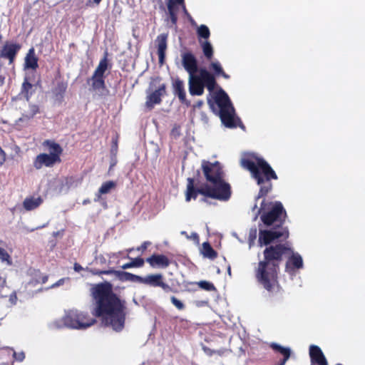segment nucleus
I'll use <instances>...</instances> for the list:
<instances>
[{
	"label": "nucleus",
	"mask_w": 365,
	"mask_h": 365,
	"mask_svg": "<svg viewBox=\"0 0 365 365\" xmlns=\"http://www.w3.org/2000/svg\"><path fill=\"white\" fill-rule=\"evenodd\" d=\"M263 259L260 260L255 270L257 281L268 292H271L279 285V266L285 258L287 272H294L303 267L301 255L294 252L287 243L271 245L263 250Z\"/></svg>",
	"instance_id": "1"
},
{
	"label": "nucleus",
	"mask_w": 365,
	"mask_h": 365,
	"mask_svg": "<svg viewBox=\"0 0 365 365\" xmlns=\"http://www.w3.org/2000/svg\"><path fill=\"white\" fill-rule=\"evenodd\" d=\"M95 306L92 314L101 318L102 323L115 331H121L125 327L127 307L125 300L115 294L110 284L101 283L92 289Z\"/></svg>",
	"instance_id": "2"
},
{
	"label": "nucleus",
	"mask_w": 365,
	"mask_h": 365,
	"mask_svg": "<svg viewBox=\"0 0 365 365\" xmlns=\"http://www.w3.org/2000/svg\"><path fill=\"white\" fill-rule=\"evenodd\" d=\"M202 170L206 180L212 184L202 183L200 187L195 185L194 178H188L185 191V200H196L199 194L220 201L230 200L232 190L230 185L224 180V171L218 161L211 163L203 160L201 164Z\"/></svg>",
	"instance_id": "3"
},
{
	"label": "nucleus",
	"mask_w": 365,
	"mask_h": 365,
	"mask_svg": "<svg viewBox=\"0 0 365 365\" xmlns=\"http://www.w3.org/2000/svg\"><path fill=\"white\" fill-rule=\"evenodd\" d=\"M260 214V220L267 227L274 229L259 230L258 243L259 246L271 245L275 240L282 239L287 240L289 232L287 227H283L287 214L280 201L267 202L264 199L257 211Z\"/></svg>",
	"instance_id": "4"
},
{
	"label": "nucleus",
	"mask_w": 365,
	"mask_h": 365,
	"mask_svg": "<svg viewBox=\"0 0 365 365\" xmlns=\"http://www.w3.org/2000/svg\"><path fill=\"white\" fill-rule=\"evenodd\" d=\"M240 164L242 167L250 172L252 178L259 187L255 200L264 198L272 190V180L278 179L275 171L264 158L255 155L242 158Z\"/></svg>",
	"instance_id": "5"
},
{
	"label": "nucleus",
	"mask_w": 365,
	"mask_h": 365,
	"mask_svg": "<svg viewBox=\"0 0 365 365\" xmlns=\"http://www.w3.org/2000/svg\"><path fill=\"white\" fill-rule=\"evenodd\" d=\"M215 101L220 108L221 121L227 128L244 127L241 120L235 116V108L228 95L222 88L215 93Z\"/></svg>",
	"instance_id": "6"
},
{
	"label": "nucleus",
	"mask_w": 365,
	"mask_h": 365,
	"mask_svg": "<svg viewBox=\"0 0 365 365\" xmlns=\"http://www.w3.org/2000/svg\"><path fill=\"white\" fill-rule=\"evenodd\" d=\"M189 92L192 96H202L205 88L210 92H213L217 86L215 76L206 68L199 70V75L196 73L189 75Z\"/></svg>",
	"instance_id": "7"
},
{
	"label": "nucleus",
	"mask_w": 365,
	"mask_h": 365,
	"mask_svg": "<svg viewBox=\"0 0 365 365\" xmlns=\"http://www.w3.org/2000/svg\"><path fill=\"white\" fill-rule=\"evenodd\" d=\"M62 322L68 328L83 329L94 324L96 320L90 317L88 313L78 310H69L66 312L62 318Z\"/></svg>",
	"instance_id": "8"
},
{
	"label": "nucleus",
	"mask_w": 365,
	"mask_h": 365,
	"mask_svg": "<svg viewBox=\"0 0 365 365\" xmlns=\"http://www.w3.org/2000/svg\"><path fill=\"white\" fill-rule=\"evenodd\" d=\"M108 67V52H106L103 58L101 59L98 66L95 69L92 76L87 80L88 83L91 82V90L93 91H101L106 89L105 73Z\"/></svg>",
	"instance_id": "9"
},
{
	"label": "nucleus",
	"mask_w": 365,
	"mask_h": 365,
	"mask_svg": "<svg viewBox=\"0 0 365 365\" xmlns=\"http://www.w3.org/2000/svg\"><path fill=\"white\" fill-rule=\"evenodd\" d=\"M140 283L154 287H160L166 293L176 292L168 284L164 282V277L161 274H148L145 277H141Z\"/></svg>",
	"instance_id": "10"
},
{
	"label": "nucleus",
	"mask_w": 365,
	"mask_h": 365,
	"mask_svg": "<svg viewBox=\"0 0 365 365\" xmlns=\"http://www.w3.org/2000/svg\"><path fill=\"white\" fill-rule=\"evenodd\" d=\"M21 48V46L18 43L6 41L1 49L0 58L7 59L9 65H13Z\"/></svg>",
	"instance_id": "11"
},
{
	"label": "nucleus",
	"mask_w": 365,
	"mask_h": 365,
	"mask_svg": "<svg viewBox=\"0 0 365 365\" xmlns=\"http://www.w3.org/2000/svg\"><path fill=\"white\" fill-rule=\"evenodd\" d=\"M167 96V86L165 83L161 84L158 89L155 90L146 96L145 107L151 110L155 105L162 102V97Z\"/></svg>",
	"instance_id": "12"
},
{
	"label": "nucleus",
	"mask_w": 365,
	"mask_h": 365,
	"mask_svg": "<svg viewBox=\"0 0 365 365\" xmlns=\"http://www.w3.org/2000/svg\"><path fill=\"white\" fill-rule=\"evenodd\" d=\"M181 61L183 68L189 75L199 72L197 58L190 51L181 53Z\"/></svg>",
	"instance_id": "13"
},
{
	"label": "nucleus",
	"mask_w": 365,
	"mask_h": 365,
	"mask_svg": "<svg viewBox=\"0 0 365 365\" xmlns=\"http://www.w3.org/2000/svg\"><path fill=\"white\" fill-rule=\"evenodd\" d=\"M60 163L61 161L57 160L54 155H51L47 153H41L34 158L33 165L36 170H40L43 166L51 168L55 164Z\"/></svg>",
	"instance_id": "14"
},
{
	"label": "nucleus",
	"mask_w": 365,
	"mask_h": 365,
	"mask_svg": "<svg viewBox=\"0 0 365 365\" xmlns=\"http://www.w3.org/2000/svg\"><path fill=\"white\" fill-rule=\"evenodd\" d=\"M56 83L53 87L51 92L56 101L61 103L63 101L64 96L68 88V83L64 81L61 76L56 78Z\"/></svg>",
	"instance_id": "15"
},
{
	"label": "nucleus",
	"mask_w": 365,
	"mask_h": 365,
	"mask_svg": "<svg viewBox=\"0 0 365 365\" xmlns=\"http://www.w3.org/2000/svg\"><path fill=\"white\" fill-rule=\"evenodd\" d=\"M309 354L312 365H328V361L319 346L310 345Z\"/></svg>",
	"instance_id": "16"
},
{
	"label": "nucleus",
	"mask_w": 365,
	"mask_h": 365,
	"mask_svg": "<svg viewBox=\"0 0 365 365\" xmlns=\"http://www.w3.org/2000/svg\"><path fill=\"white\" fill-rule=\"evenodd\" d=\"M173 93L178 97L180 102L187 106H190V101L186 98L184 83L180 78H177L173 83Z\"/></svg>",
	"instance_id": "17"
},
{
	"label": "nucleus",
	"mask_w": 365,
	"mask_h": 365,
	"mask_svg": "<svg viewBox=\"0 0 365 365\" xmlns=\"http://www.w3.org/2000/svg\"><path fill=\"white\" fill-rule=\"evenodd\" d=\"M150 267L155 268H167L170 264L168 257L164 255L154 254L146 259Z\"/></svg>",
	"instance_id": "18"
},
{
	"label": "nucleus",
	"mask_w": 365,
	"mask_h": 365,
	"mask_svg": "<svg viewBox=\"0 0 365 365\" xmlns=\"http://www.w3.org/2000/svg\"><path fill=\"white\" fill-rule=\"evenodd\" d=\"M168 34H161L157 36L156 43L158 47V55L159 63L163 65L165 61V51L167 49Z\"/></svg>",
	"instance_id": "19"
},
{
	"label": "nucleus",
	"mask_w": 365,
	"mask_h": 365,
	"mask_svg": "<svg viewBox=\"0 0 365 365\" xmlns=\"http://www.w3.org/2000/svg\"><path fill=\"white\" fill-rule=\"evenodd\" d=\"M269 346L273 349L274 353L281 354L283 356L282 359L276 364V365H285L291 356L290 349L288 347H284L277 343H272Z\"/></svg>",
	"instance_id": "20"
},
{
	"label": "nucleus",
	"mask_w": 365,
	"mask_h": 365,
	"mask_svg": "<svg viewBox=\"0 0 365 365\" xmlns=\"http://www.w3.org/2000/svg\"><path fill=\"white\" fill-rule=\"evenodd\" d=\"M42 145L48 148L50 155H54L56 158L61 162V155L63 153V148L58 143L52 140H45Z\"/></svg>",
	"instance_id": "21"
},
{
	"label": "nucleus",
	"mask_w": 365,
	"mask_h": 365,
	"mask_svg": "<svg viewBox=\"0 0 365 365\" xmlns=\"http://www.w3.org/2000/svg\"><path fill=\"white\" fill-rule=\"evenodd\" d=\"M183 0H167V7L168 14L173 25H175L178 21V4H182Z\"/></svg>",
	"instance_id": "22"
},
{
	"label": "nucleus",
	"mask_w": 365,
	"mask_h": 365,
	"mask_svg": "<svg viewBox=\"0 0 365 365\" xmlns=\"http://www.w3.org/2000/svg\"><path fill=\"white\" fill-rule=\"evenodd\" d=\"M43 199L41 196L35 197L34 196L27 197L23 202V207L27 211H31L38 207L43 202Z\"/></svg>",
	"instance_id": "23"
},
{
	"label": "nucleus",
	"mask_w": 365,
	"mask_h": 365,
	"mask_svg": "<svg viewBox=\"0 0 365 365\" xmlns=\"http://www.w3.org/2000/svg\"><path fill=\"white\" fill-rule=\"evenodd\" d=\"M25 67L33 70H36L38 67V58L33 47L29 50L25 57Z\"/></svg>",
	"instance_id": "24"
},
{
	"label": "nucleus",
	"mask_w": 365,
	"mask_h": 365,
	"mask_svg": "<svg viewBox=\"0 0 365 365\" xmlns=\"http://www.w3.org/2000/svg\"><path fill=\"white\" fill-rule=\"evenodd\" d=\"M29 110L22 113L21 120H29L32 119L37 113H40L39 106L36 104H29Z\"/></svg>",
	"instance_id": "25"
},
{
	"label": "nucleus",
	"mask_w": 365,
	"mask_h": 365,
	"mask_svg": "<svg viewBox=\"0 0 365 365\" xmlns=\"http://www.w3.org/2000/svg\"><path fill=\"white\" fill-rule=\"evenodd\" d=\"M203 54L207 61H211L214 56L212 44L208 41H200Z\"/></svg>",
	"instance_id": "26"
},
{
	"label": "nucleus",
	"mask_w": 365,
	"mask_h": 365,
	"mask_svg": "<svg viewBox=\"0 0 365 365\" xmlns=\"http://www.w3.org/2000/svg\"><path fill=\"white\" fill-rule=\"evenodd\" d=\"M210 68L214 71L215 74H213V75L215 76H221L222 77H223L225 79L230 78V76L224 71V70L219 61H212L210 64Z\"/></svg>",
	"instance_id": "27"
},
{
	"label": "nucleus",
	"mask_w": 365,
	"mask_h": 365,
	"mask_svg": "<svg viewBox=\"0 0 365 365\" xmlns=\"http://www.w3.org/2000/svg\"><path fill=\"white\" fill-rule=\"evenodd\" d=\"M117 275L121 281H130L140 283L141 277L127 272H116Z\"/></svg>",
	"instance_id": "28"
},
{
	"label": "nucleus",
	"mask_w": 365,
	"mask_h": 365,
	"mask_svg": "<svg viewBox=\"0 0 365 365\" xmlns=\"http://www.w3.org/2000/svg\"><path fill=\"white\" fill-rule=\"evenodd\" d=\"M202 253L205 257H207L210 259H215L217 257V252L207 242L202 243Z\"/></svg>",
	"instance_id": "29"
},
{
	"label": "nucleus",
	"mask_w": 365,
	"mask_h": 365,
	"mask_svg": "<svg viewBox=\"0 0 365 365\" xmlns=\"http://www.w3.org/2000/svg\"><path fill=\"white\" fill-rule=\"evenodd\" d=\"M32 87L33 85L29 82L28 78H26L21 86V94L23 95L27 101H29L31 98V93L30 91L31 90Z\"/></svg>",
	"instance_id": "30"
},
{
	"label": "nucleus",
	"mask_w": 365,
	"mask_h": 365,
	"mask_svg": "<svg viewBox=\"0 0 365 365\" xmlns=\"http://www.w3.org/2000/svg\"><path fill=\"white\" fill-rule=\"evenodd\" d=\"M145 260L141 257H135L132 259L130 262L125 263L122 266V268L129 269L132 267H141L144 265Z\"/></svg>",
	"instance_id": "31"
},
{
	"label": "nucleus",
	"mask_w": 365,
	"mask_h": 365,
	"mask_svg": "<svg viewBox=\"0 0 365 365\" xmlns=\"http://www.w3.org/2000/svg\"><path fill=\"white\" fill-rule=\"evenodd\" d=\"M197 34L199 38H204L207 41L210 36V31L206 25L202 24L197 28Z\"/></svg>",
	"instance_id": "32"
},
{
	"label": "nucleus",
	"mask_w": 365,
	"mask_h": 365,
	"mask_svg": "<svg viewBox=\"0 0 365 365\" xmlns=\"http://www.w3.org/2000/svg\"><path fill=\"white\" fill-rule=\"evenodd\" d=\"M116 187V184L115 182L112 180L106 181V182H103L100 190V193L107 194L110 192L112 189H114Z\"/></svg>",
	"instance_id": "33"
},
{
	"label": "nucleus",
	"mask_w": 365,
	"mask_h": 365,
	"mask_svg": "<svg viewBox=\"0 0 365 365\" xmlns=\"http://www.w3.org/2000/svg\"><path fill=\"white\" fill-rule=\"evenodd\" d=\"M197 284H198L199 287H200L201 289L206 290V291L215 290V285L212 282H210L207 281H200V282H197Z\"/></svg>",
	"instance_id": "34"
},
{
	"label": "nucleus",
	"mask_w": 365,
	"mask_h": 365,
	"mask_svg": "<svg viewBox=\"0 0 365 365\" xmlns=\"http://www.w3.org/2000/svg\"><path fill=\"white\" fill-rule=\"evenodd\" d=\"M0 259L2 262H6L8 264H11V257L8 252L2 247H0Z\"/></svg>",
	"instance_id": "35"
},
{
	"label": "nucleus",
	"mask_w": 365,
	"mask_h": 365,
	"mask_svg": "<svg viewBox=\"0 0 365 365\" xmlns=\"http://www.w3.org/2000/svg\"><path fill=\"white\" fill-rule=\"evenodd\" d=\"M172 304L178 309L182 310L185 309V306L182 302L178 299L175 297L173 296L170 298Z\"/></svg>",
	"instance_id": "36"
},
{
	"label": "nucleus",
	"mask_w": 365,
	"mask_h": 365,
	"mask_svg": "<svg viewBox=\"0 0 365 365\" xmlns=\"http://www.w3.org/2000/svg\"><path fill=\"white\" fill-rule=\"evenodd\" d=\"M202 349L205 351V353L210 356H212L214 354H217L218 355L221 356L224 353V351L222 350H213L207 346H204Z\"/></svg>",
	"instance_id": "37"
},
{
	"label": "nucleus",
	"mask_w": 365,
	"mask_h": 365,
	"mask_svg": "<svg viewBox=\"0 0 365 365\" xmlns=\"http://www.w3.org/2000/svg\"><path fill=\"white\" fill-rule=\"evenodd\" d=\"M150 245H151L150 242L145 241L144 242H143V244L140 246H139L136 248V250L138 252H141V253L143 254L146 250L148 247L150 246Z\"/></svg>",
	"instance_id": "38"
},
{
	"label": "nucleus",
	"mask_w": 365,
	"mask_h": 365,
	"mask_svg": "<svg viewBox=\"0 0 365 365\" xmlns=\"http://www.w3.org/2000/svg\"><path fill=\"white\" fill-rule=\"evenodd\" d=\"M122 7L120 5H118L116 2H115L113 9V13L115 14V16H120L122 14Z\"/></svg>",
	"instance_id": "39"
},
{
	"label": "nucleus",
	"mask_w": 365,
	"mask_h": 365,
	"mask_svg": "<svg viewBox=\"0 0 365 365\" xmlns=\"http://www.w3.org/2000/svg\"><path fill=\"white\" fill-rule=\"evenodd\" d=\"M6 160V154L0 146V167L2 166Z\"/></svg>",
	"instance_id": "40"
},
{
	"label": "nucleus",
	"mask_w": 365,
	"mask_h": 365,
	"mask_svg": "<svg viewBox=\"0 0 365 365\" xmlns=\"http://www.w3.org/2000/svg\"><path fill=\"white\" fill-rule=\"evenodd\" d=\"M14 358L17 360V361H21L24 359L25 358V355H24V352H20V353H16L14 352Z\"/></svg>",
	"instance_id": "41"
},
{
	"label": "nucleus",
	"mask_w": 365,
	"mask_h": 365,
	"mask_svg": "<svg viewBox=\"0 0 365 365\" xmlns=\"http://www.w3.org/2000/svg\"><path fill=\"white\" fill-rule=\"evenodd\" d=\"M6 283V278L0 273V287H4Z\"/></svg>",
	"instance_id": "42"
},
{
	"label": "nucleus",
	"mask_w": 365,
	"mask_h": 365,
	"mask_svg": "<svg viewBox=\"0 0 365 365\" xmlns=\"http://www.w3.org/2000/svg\"><path fill=\"white\" fill-rule=\"evenodd\" d=\"M73 269L77 272H81V270L83 269L82 266L80 264L77 263V262L74 263Z\"/></svg>",
	"instance_id": "43"
},
{
	"label": "nucleus",
	"mask_w": 365,
	"mask_h": 365,
	"mask_svg": "<svg viewBox=\"0 0 365 365\" xmlns=\"http://www.w3.org/2000/svg\"><path fill=\"white\" fill-rule=\"evenodd\" d=\"M103 195V193H100V190L98 189V191L96 193V197L94 198L95 202H99L101 199V195Z\"/></svg>",
	"instance_id": "44"
},
{
	"label": "nucleus",
	"mask_w": 365,
	"mask_h": 365,
	"mask_svg": "<svg viewBox=\"0 0 365 365\" xmlns=\"http://www.w3.org/2000/svg\"><path fill=\"white\" fill-rule=\"evenodd\" d=\"M180 6L185 14H188L187 10L185 6V0H183L182 4H178V7ZM179 9V8H178Z\"/></svg>",
	"instance_id": "45"
},
{
	"label": "nucleus",
	"mask_w": 365,
	"mask_h": 365,
	"mask_svg": "<svg viewBox=\"0 0 365 365\" xmlns=\"http://www.w3.org/2000/svg\"><path fill=\"white\" fill-rule=\"evenodd\" d=\"M63 282H64V279H61L57 282L53 284L51 287L53 288V287L60 286V285L63 284Z\"/></svg>",
	"instance_id": "46"
},
{
	"label": "nucleus",
	"mask_w": 365,
	"mask_h": 365,
	"mask_svg": "<svg viewBox=\"0 0 365 365\" xmlns=\"http://www.w3.org/2000/svg\"><path fill=\"white\" fill-rule=\"evenodd\" d=\"M102 0H89L88 4L93 3L96 5H99Z\"/></svg>",
	"instance_id": "47"
},
{
	"label": "nucleus",
	"mask_w": 365,
	"mask_h": 365,
	"mask_svg": "<svg viewBox=\"0 0 365 365\" xmlns=\"http://www.w3.org/2000/svg\"><path fill=\"white\" fill-rule=\"evenodd\" d=\"M203 104L202 101H198L196 104L194 106L195 108H200Z\"/></svg>",
	"instance_id": "48"
},
{
	"label": "nucleus",
	"mask_w": 365,
	"mask_h": 365,
	"mask_svg": "<svg viewBox=\"0 0 365 365\" xmlns=\"http://www.w3.org/2000/svg\"><path fill=\"white\" fill-rule=\"evenodd\" d=\"M48 277L47 275H45V276L42 277L41 282L43 284L46 283L47 282V280H48Z\"/></svg>",
	"instance_id": "49"
},
{
	"label": "nucleus",
	"mask_w": 365,
	"mask_h": 365,
	"mask_svg": "<svg viewBox=\"0 0 365 365\" xmlns=\"http://www.w3.org/2000/svg\"><path fill=\"white\" fill-rule=\"evenodd\" d=\"M90 200L89 199H87V200H84L83 202V205H86V204H88L90 203Z\"/></svg>",
	"instance_id": "50"
},
{
	"label": "nucleus",
	"mask_w": 365,
	"mask_h": 365,
	"mask_svg": "<svg viewBox=\"0 0 365 365\" xmlns=\"http://www.w3.org/2000/svg\"><path fill=\"white\" fill-rule=\"evenodd\" d=\"M114 147H115V150H117V148H118L117 141L114 142V145H113L112 150L113 149Z\"/></svg>",
	"instance_id": "51"
},
{
	"label": "nucleus",
	"mask_w": 365,
	"mask_h": 365,
	"mask_svg": "<svg viewBox=\"0 0 365 365\" xmlns=\"http://www.w3.org/2000/svg\"><path fill=\"white\" fill-rule=\"evenodd\" d=\"M4 77H3L2 76L0 75V81H1V83L4 82Z\"/></svg>",
	"instance_id": "52"
},
{
	"label": "nucleus",
	"mask_w": 365,
	"mask_h": 365,
	"mask_svg": "<svg viewBox=\"0 0 365 365\" xmlns=\"http://www.w3.org/2000/svg\"><path fill=\"white\" fill-rule=\"evenodd\" d=\"M257 207V203H255L252 209L255 210Z\"/></svg>",
	"instance_id": "53"
},
{
	"label": "nucleus",
	"mask_w": 365,
	"mask_h": 365,
	"mask_svg": "<svg viewBox=\"0 0 365 365\" xmlns=\"http://www.w3.org/2000/svg\"><path fill=\"white\" fill-rule=\"evenodd\" d=\"M228 273H229V274H231V269H230V267H228Z\"/></svg>",
	"instance_id": "54"
},
{
	"label": "nucleus",
	"mask_w": 365,
	"mask_h": 365,
	"mask_svg": "<svg viewBox=\"0 0 365 365\" xmlns=\"http://www.w3.org/2000/svg\"><path fill=\"white\" fill-rule=\"evenodd\" d=\"M193 236H194L195 238H197V237H198V236H197V235L196 233L193 234Z\"/></svg>",
	"instance_id": "55"
},
{
	"label": "nucleus",
	"mask_w": 365,
	"mask_h": 365,
	"mask_svg": "<svg viewBox=\"0 0 365 365\" xmlns=\"http://www.w3.org/2000/svg\"><path fill=\"white\" fill-rule=\"evenodd\" d=\"M202 200L204 201V202H207L206 198H203V199H202Z\"/></svg>",
	"instance_id": "56"
},
{
	"label": "nucleus",
	"mask_w": 365,
	"mask_h": 365,
	"mask_svg": "<svg viewBox=\"0 0 365 365\" xmlns=\"http://www.w3.org/2000/svg\"><path fill=\"white\" fill-rule=\"evenodd\" d=\"M1 38H2V36H1V34H0V40L1 39Z\"/></svg>",
	"instance_id": "57"
},
{
	"label": "nucleus",
	"mask_w": 365,
	"mask_h": 365,
	"mask_svg": "<svg viewBox=\"0 0 365 365\" xmlns=\"http://www.w3.org/2000/svg\"><path fill=\"white\" fill-rule=\"evenodd\" d=\"M336 365H342L341 364H336Z\"/></svg>",
	"instance_id": "58"
}]
</instances>
